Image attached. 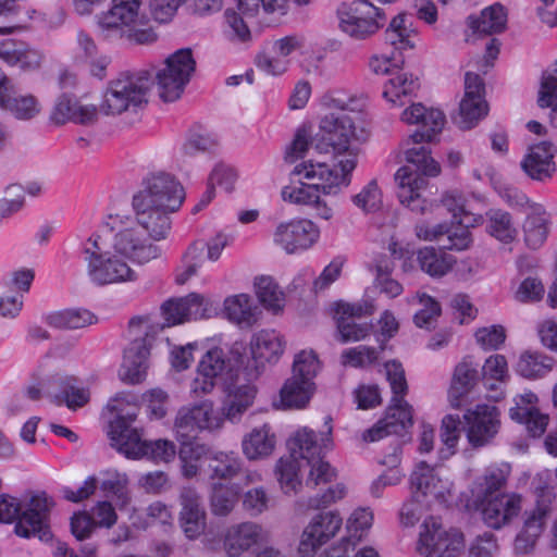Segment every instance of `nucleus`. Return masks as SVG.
<instances>
[{
  "label": "nucleus",
  "mask_w": 557,
  "mask_h": 557,
  "mask_svg": "<svg viewBox=\"0 0 557 557\" xmlns=\"http://www.w3.org/2000/svg\"><path fill=\"white\" fill-rule=\"evenodd\" d=\"M331 418L327 417L324 430L319 433L304 426L295 432L288 441L290 453L304 459L311 467L306 484L315 487L320 483L331 482L335 471L323 460L326 451L333 447Z\"/></svg>",
  "instance_id": "obj_6"
},
{
  "label": "nucleus",
  "mask_w": 557,
  "mask_h": 557,
  "mask_svg": "<svg viewBox=\"0 0 557 557\" xmlns=\"http://www.w3.org/2000/svg\"><path fill=\"white\" fill-rule=\"evenodd\" d=\"M372 304H348L336 305L337 339L343 343L359 342L366 338L371 331L368 323H357L356 318L371 314L374 311Z\"/></svg>",
  "instance_id": "obj_22"
},
{
  "label": "nucleus",
  "mask_w": 557,
  "mask_h": 557,
  "mask_svg": "<svg viewBox=\"0 0 557 557\" xmlns=\"http://www.w3.org/2000/svg\"><path fill=\"white\" fill-rule=\"evenodd\" d=\"M299 458L290 453L281 457L275 465L276 479L285 494L296 492L301 484L299 479Z\"/></svg>",
  "instance_id": "obj_48"
},
{
  "label": "nucleus",
  "mask_w": 557,
  "mask_h": 557,
  "mask_svg": "<svg viewBox=\"0 0 557 557\" xmlns=\"http://www.w3.org/2000/svg\"><path fill=\"white\" fill-rule=\"evenodd\" d=\"M251 356L257 367L277 361L284 350L282 336L274 330H262L250 342Z\"/></svg>",
  "instance_id": "obj_33"
},
{
  "label": "nucleus",
  "mask_w": 557,
  "mask_h": 557,
  "mask_svg": "<svg viewBox=\"0 0 557 557\" xmlns=\"http://www.w3.org/2000/svg\"><path fill=\"white\" fill-rule=\"evenodd\" d=\"M406 14H398L389 23L388 28L385 32V40L391 46H394L398 50L412 49L414 42V30L406 25Z\"/></svg>",
  "instance_id": "obj_50"
},
{
  "label": "nucleus",
  "mask_w": 557,
  "mask_h": 557,
  "mask_svg": "<svg viewBox=\"0 0 557 557\" xmlns=\"http://www.w3.org/2000/svg\"><path fill=\"white\" fill-rule=\"evenodd\" d=\"M100 475L99 486L101 491L108 497H112L119 510H124L132 500L127 474L115 469H107L101 471Z\"/></svg>",
  "instance_id": "obj_35"
},
{
  "label": "nucleus",
  "mask_w": 557,
  "mask_h": 557,
  "mask_svg": "<svg viewBox=\"0 0 557 557\" xmlns=\"http://www.w3.org/2000/svg\"><path fill=\"white\" fill-rule=\"evenodd\" d=\"M0 107L22 121L32 120L41 111L37 98L33 95H17L12 81L4 74H0Z\"/></svg>",
  "instance_id": "obj_26"
},
{
  "label": "nucleus",
  "mask_w": 557,
  "mask_h": 557,
  "mask_svg": "<svg viewBox=\"0 0 557 557\" xmlns=\"http://www.w3.org/2000/svg\"><path fill=\"white\" fill-rule=\"evenodd\" d=\"M543 531L539 517H528L521 531L513 540L512 550L517 557H527L534 553L536 543Z\"/></svg>",
  "instance_id": "obj_43"
},
{
  "label": "nucleus",
  "mask_w": 557,
  "mask_h": 557,
  "mask_svg": "<svg viewBox=\"0 0 557 557\" xmlns=\"http://www.w3.org/2000/svg\"><path fill=\"white\" fill-rule=\"evenodd\" d=\"M237 492L228 485L214 483L210 496L211 511L215 516L230 515L237 504Z\"/></svg>",
  "instance_id": "obj_52"
},
{
  "label": "nucleus",
  "mask_w": 557,
  "mask_h": 557,
  "mask_svg": "<svg viewBox=\"0 0 557 557\" xmlns=\"http://www.w3.org/2000/svg\"><path fill=\"white\" fill-rule=\"evenodd\" d=\"M255 288L260 304L273 313H278L285 305L283 290L271 276H260L255 281Z\"/></svg>",
  "instance_id": "obj_44"
},
{
  "label": "nucleus",
  "mask_w": 557,
  "mask_h": 557,
  "mask_svg": "<svg viewBox=\"0 0 557 557\" xmlns=\"http://www.w3.org/2000/svg\"><path fill=\"white\" fill-rule=\"evenodd\" d=\"M508 377L507 360L503 355L490 356L482 366V380L504 383Z\"/></svg>",
  "instance_id": "obj_63"
},
{
  "label": "nucleus",
  "mask_w": 557,
  "mask_h": 557,
  "mask_svg": "<svg viewBox=\"0 0 557 557\" xmlns=\"http://www.w3.org/2000/svg\"><path fill=\"white\" fill-rule=\"evenodd\" d=\"M184 199L185 193L181 183L164 172L148 176L143 183V188L133 196V200L174 212L181 208Z\"/></svg>",
  "instance_id": "obj_13"
},
{
  "label": "nucleus",
  "mask_w": 557,
  "mask_h": 557,
  "mask_svg": "<svg viewBox=\"0 0 557 557\" xmlns=\"http://www.w3.org/2000/svg\"><path fill=\"white\" fill-rule=\"evenodd\" d=\"M276 446V435L270 424L253 428L242 440V451L249 461L270 457Z\"/></svg>",
  "instance_id": "obj_31"
},
{
  "label": "nucleus",
  "mask_w": 557,
  "mask_h": 557,
  "mask_svg": "<svg viewBox=\"0 0 557 557\" xmlns=\"http://www.w3.org/2000/svg\"><path fill=\"white\" fill-rule=\"evenodd\" d=\"M75 377H53L46 385L45 392L55 404H65L70 409L84 406L89 400V393L86 388L77 386Z\"/></svg>",
  "instance_id": "obj_29"
},
{
  "label": "nucleus",
  "mask_w": 557,
  "mask_h": 557,
  "mask_svg": "<svg viewBox=\"0 0 557 557\" xmlns=\"http://www.w3.org/2000/svg\"><path fill=\"white\" fill-rule=\"evenodd\" d=\"M152 84L147 71L121 74L108 84L100 104L101 112L106 115L137 112L148 103Z\"/></svg>",
  "instance_id": "obj_8"
},
{
  "label": "nucleus",
  "mask_w": 557,
  "mask_h": 557,
  "mask_svg": "<svg viewBox=\"0 0 557 557\" xmlns=\"http://www.w3.org/2000/svg\"><path fill=\"white\" fill-rule=\"evenodd\" d=\"M113 248L116 253L139 264L158 259L162 253L161 248L144 235L132 220L120 221L113 237Z\"/></svg>",
  "instance_id": "obj_12"
},
{
  "label": "nucleus",
  "mask_w": 557,
  "mask_h": 557,
  "mask_svg": "<svg viewBox=\"0 0 557 557\" xmlns=\"http://www.w3.org/2000/svg\"><path fill=\"white\" fill-rule=\"evenodd\" d=\"M53 507L52 499L41 492L30 497L22 511L20 502L9 495H0V522L15 524V533L21 537L38 536L40 540L51 537L48 520Z\"/></svg>",
  "instance_id": "obj_7"
},
{
  "label": "nucleus",
  "mask_w": 557,
  "mask_h": 557,
  "mask_svg": "<svg viewBox=\"0 0 557 557\" xmlns=\"http://www.w3.org/2000/svg\"><path fill=\"white\" fill-rule=\"evenodd\" d=\"M413 497L422 498L426 506L433 503L446 504L453 490V482L443 469H436L421 461L410 476Z\"/></svg>",
  "instance_id": "obj_15"
},
{
  "label": "nucleus",
  "mask_w": 557,
  "mask_h": 557,
  "mask_svg": "<svg viewBox=\"0 0 557 557\" xmlns=\"http://www.w3.org/2000/svg\"><path fill=\"white\" fill-rule=\"evenodd\" d=\"M509 472V465L488 468L472 488L475 500L480 502L499 495V491L506 485Z\"/></svg>",
  "instance_id": "obj_37"
},
{
  "label": "nucleus",
  "mask_w": 557,
  "mask_h": 557,
  "mask_svg": "<svg viewBox=\"0 0 557 557\" xmlns=\"http://www.w3.org/2000/svg\"><path fill=\"white\" fill-rule=\"evenodd\" d=\"M383 88V97L391 103L403 106V97L412 95L419 88V81L412 74L399 72L392 75Z\"/></svg>",
  "instance_id": "obj_39"
},
{
  "label": "nucleus",
  "mask_w": 557,
  "mask_h": 557,
  "mask_svg": "<svg viewBox=\"0 0 557 557\" xmlns=\"http://www.w3.org/2000/svg\"><path fill=\"white\" fill-rule=\"evenodd\" d=\"M208 468L211 479L232 480L243 470V460L234 451L213 450Z\"/></svg>",
  "instance_id": "obj_38"
},
{
  "label": "nucleus",
  "mask_w": 557,
  "mask_h": 557,
  "mask_svg": "<svg viewBox=\"0 0 557 557\" xmlns=\"http://www.w3.org/2000/svg\"><path fill=\"white\" fill-rule=\"evenodd\" d=\"M507 11L500 3H494L481 11L480 15L468 17V26L480 36L502 33L506 28Z\"/></svg>",
  "instance_id": "obj_34"
},
{
  "label": "nucleus",
  "mask_w": 557,
  "mask_h": 557,
  "mask_svg": "<svg viewBox=\"0 0 557 557\" xmlns=\"http://www.w3.org/2000/svg\"><path fill=\"white\" fill-rule=\"evenodd\" d=\"M478 503L483 521L495 530L509 524L521 511V497L515 493L495 495Z\"/></svg>",
  "instance_id": "obj_25"
},
{
  "label": "nucleus",
  "mask_w": 557,
  "mask_h": 557,
  "mask_svg": "<svg viewBox=\"0 0 557 557\" xmlns=\"http://www.w3.org/2000/svg\"><path fill=\"white\" fill-rule=\"evenodd\" d=\"M339 29L355 39H366L385 23V13L368 0L343 3L337 9Z\"/></svg>",
  "instance_id": "obj_11"
},
{
  "label": "nucleus",
  "mask_w": 557,
  "mask_h": 557,
  "mask_svg": "<svg viewBox=\"0 0 557 557\" xmlns=\"http://www.w3.org/2000/svg\"><path fill=\"white\" fill-rule=\"evenodd\" d=\"M422 308L414 314L413 321L418 327L431 329L434 326L442 309L440 304L425 294L420 296Z\"/></svg>",
  "instance_id": "obj_58"
},
{
  "label": "nucleus",
  "mask_w": 557,
  "mask_h": 557,
  "mask_svg": "<svg viewBox=\"0 0 557 557\" xmlns=\"http://www.w3.org/2000/svg\"><path fill=\"white\" fill-rule=\"evenodd\" d=\"M134 397L127 393H117L109 403L108 408L117 413L110 423L109 436L112 446L127 458L138 459L150 458L154 461L169 462L174 459L176 448L173 442L168 440L144 441L137 429L131 423L137 417V409L134 406L132 411L123 413V404L131 405Z\"/></svg>",
  "instance_id": "obj_3"
},
{
  "label": "nucleus",
  "mask_w": 557,
  "mask_h": 557,
  "mask_svg": "<svg viewBox=\"0 0 557 557\" xmlns=\"http://www.w3.org/2000/svg\"><path fill=\"white\" fill-rule=\"evenodd\" d=\"M418 261L421 270L433 277L444 276L455 262L451 256L442 250H436L433 247L420 249L418 252Z\"/></svg>",
  "instance_id": "obj_45"
},
{
  "label": "nucleus",
  "mask_w": 557,
  "mask_h": 557,
  "mask_svg": "<svg viewBox=\"0 0 557 557\" xmlns=\"http://www.w3.org/2000/svg\"><path fill=\"white\" fill-rule=\"evenodd\" d=\"M164 324L150 323L148 319L134 317L128 322L129 344L124 350L120 377L129 384L141 383L146 377L150 348L164 326H172L208 315V302L196 293L170 299L162 307Z\"/></svg>",
  "instance_id": "obj_2"
},
{
  "label": "nucleus",
  "mask_w": 557,
  "mask_h": 557,
  "mask_svg": "<svg viewBox=\"0 0 557 557\" xmlns=\"http://www.w3.org/2000/svg\"><path fill=\"white\" fill-rule=\"evenodd\" d=\"M100 237H90L84 248L87 274L98 285L134 281L136 275L129 265L109 251H103Z\"/></svg>",
  "instance_id": "obj_10"
},
{
  "label": "nucleus",
  "mask_w": 557,
  "mask_h": 557,
  "mask_svg": "<svg viewBox=\"0 0 557 557\" xmlns=\"http://www.w3.org/2000/svg\"><path fill=\"white\" fill-rule=\"evenodd\" d=\"M143 0H113L111 8L98 15V25L107 37L124 38L129 42L147 45L157 35L141 10Z\"/></svg>",
  "instance_id": "obj_5"
},
{
  "label": "nucleus",
  "mask_w": 557,
  "mask_h": 557,
  "mask_svg": "<svg viewBox=\"0 0 557 557\" xmlns=\"http://www.w3.org/2000/svg\"><path fill=\"white\" fill-rule=\"evenodd\" d=\"M438 540L435 548H426L424 557H455L463 546V535L457 530L450 529L433 535H424V541Z\"/></svg>",
  "instance_id": "obj_42"
},
{
  "label": "nucleus",
  "mask_w": 557,
  "mask_h": 557,
  "mask_svg": "<svg viewBox=\"0 0 557 557\" xmlns=\"http://www.w3.org/2000/svg\"><path fill=\"white\" fill-rule=\"evenodd\" d=\"M401 120L407 124H418L419 129L413 134H418L420 138H426L428 140H433L441 133L446 121L441 110L426 109L421 103H413L407 108L401 114Z\"/></svg>",
  "instance_id": "obj_28"
},
{
  "label": "nucleus",
  "mask_w": 557,
  "mask_h": 557,
  "mask_svg": "<svg viewBox=\"0 0 557 557\" xmlns=\"http://www.w3.org/2000/svg\"><path fill=\"white\" fill-rule=\"evenodd\" d=\"M430 141L420 138L418 134L409 135L403 143L407 164L395 173L399 201L411 211L420 213L426 207V201L420 195V190L426 185L423 176H437L441 173L438 162L431 157V151L424 145Z\"/></svg>",
  "instance_id": "obj_4"
},
{
  "label": "nucleus",
  "mask_w": 557,
  "mask_h": 557,
  "mask_svg": "<svg viewBox=\"0 0 557 557\" xmlns=\"http://www.w3.org/2000/svg\"><path fill=\"white\" fill-rule=\"evenodd\" d=\"M25 202L24 188L18 184L7 187L4 197L0 199V219H5L18 212Z\"/></svg>",
  "instance_id": "obj_57"
},
{
  "label": "nucleus",
  "mask_w": 557,
  "mask_h": 557,
  "mask_svg": "<svg viewBox=\"0 0 557 557\" xmlns=\"http://www.w3.org/2000/svg\"><path fill=\"white\" fill-rule=\"evenodd\" d=\"M474 336L484 350H496L505 343L506 331L502 325H491L478 329Z\"/></svg>",
  "instance_id": "obj_60"
},
{
  "label": "nucleus",
  "mask_w": 557,
  "mask_h": 557,
  "mask_svg": "<svg viewBox=\"0 0 557 557\" xmlns=\"http://www.w3.org/2000/svg\"><path fill=\"white\" fill-rule=\"evenodd\" d=\"M343 524V519L336 511H324L312 517L305 528L298 547L300 557H313L317 550L333 539Z\"/></svg>",
  "instance_id": "obj_18"
},
{
  "label": "nucleus",
  "mask_w": 557,
  "mask_h": 557,
  "mask_svg": "<svg viewBox=\"0 0 557 557\" xmlns=\"http://www.w3.org/2000/svg\"><path fill=\"white\" fill-rule=\"evenodd\" d=\"M320 361L313 350H301L295 356L292 377L313 382Z\"/></svg>",
  "instance_id": "obj_54"
},
{
  "label": "nucleus",
  "mask_w": 557,
  "mask_h": 557,
  "mask_svg": "<svg viewBox=\"0 0 557 557\" xmlns=\"http://www.w3.org/2000/svg\"><path fill=\"white\" fill-rule=\"evenodd\" d=\"M196 71V60L190 48H182L170 54L154 71L160 98L172 102L181 98Z\"/></svg>",
  "instance_id": "obj_9"
},
{
  "label": "nucleus",
  "mask_w": 557,
  "mask_h": 557,
  "mask_svg": "<svg viewBox=\"0 0 557 557\" xmlns=\"http://www.w3.org/2000/svg\"><path fill=\"white\" fill-rule=\"evenodd\" d=\"M355 135V120L343 107L337 113L326 114L320 122L319 133L314 137L319 152L335 154V162H302L294 168L292 174L312 181L300 186H286L282 189L285 201L307 206L312 214L323 220L333 216V205L324 198L335 196L350 184L351 173L357 165V154L350 149V139Z\"/></svg>",
  "instance_id": "obj_1"
},
{
  "label": "nucleus",
  "mask_w": 557,
  "mask_h": 557,
  "mask_svg": "<svg viewBox=\"0 0 557 557\" xmlns=\"http://www.w3.org/2000/svg\"><path fill=\"white\" fill-rule=\"evenodd\" d=\"M224 418L216 412L210 399L182 407L174 422L177 440L194 438L201 431H216L223 426Z\"/></svg>",
  "instance_id": "obj_14"
},
{
  "label": "nucleus",
  "mask_w": 557,
  "mask_h": 557,
  "mask_svg": "<svg viewBox=\"0 0 557 557\" xmlns=\"http://www.w3.org/2000/svg\"><path fill=\"white\" fill-rule=\"evenodd\" d=\"M203 248L197 244H193L188 247L183 256V265L177 271L175 281L178 285L185 284L190 277H193L199 267L201 265Z\"/></svg>",
  "instance_id": "obj_55"
},
{
  "label": "nucleus",
  "mask_w": 557,
  "mask_h": 557,
  "mask_svg": "<svg viewBox=\"0 0 557 557\" xmlns=\"http://www.w3.org/2000/svg\"><path fill=\"white\" fill-rule=\"evenodd\" d=\"M96 322V315L85 309H69L53 312L47 317V323L57 329L75 330Z\"/></svg>",
  "instance_id": "obj_46"
},
{
  "label": "nucleus",
  "mask_w": 557,
  "mask_h": 557,
  "mask_svg": "<svg viewBox=\"0 0 557 557\" xmlns=\"http://www.w3.org/2000/svg\"><path fill=\"white\" fill-rule=\"evenodd\" d=\"M486 228L491 236L504 243H510L516 238L517 230L509 212L491 209L486 212Z\"/></svg>",
  "instance_id": "obj_49"
},
{
  "label": "nucleus",
  "mask_w": 557,
  "mask_h": 557,
  "mask_svg": "<svg viewBox=\"0 0 557 557\" xmlns=\"http://www.w3.org/2000/svg\"><path fill=\"white\" fill-rule=\"evenodd\" d=\"M479 367L480 364L470 356L465 357L457 363L448 391L451 406L458 407L460 399L468 395L478 384L480 380Z\"/></svg>",
  "instance_id": "obj_30"
},
{
  "label": "nucleus",
  "mask_w": 557,
  "mask_h": 557,
  "mask_svg": "<svg viewBox=\"0 0 557 557\" xmlns=\"http://www.w3.org/2000/svg\"><path fill=\"white\" fill-rule=\"evenodd\" d=\"M309 145L315 146L311 133L305 127L299 128L295 134L294 140L286 148L285 161L294 163L298 159L304 158Z\"/></svg>",
  "instance_id": "obj_62"
},
{
  "label": "nucleus",
  "mask_w": 557,
  "mask_h": 557,
  "mask_svg": "<svg viewBox=\"0 0 557 557\" xmlns=\"http://www.w3.org/2000/svg\"><path fill=\"white\" fill-rule=\"evenodd\" d=\"M135 216L132 222L138 224V227L146 233V235L154 242L163 240L168 237L172 221L170 211L158 206L143 203L132 200Z\"/></svg>",
  "instance_id": "obj_24"
},
{
  "label": "nucleus",
  "mask_w": 557,
  "mask_h": 557,
  "mask_svg": "<svg viewBox=\"0 0 557 557\" xmlns=\"http://www.w3.org/2000/svg\"><path fill=\"white\" fill-rule=\"evenodd\" d=\"M550 226V214L544 206H532L522 224L525 245L533 250L542 247L548 237Z\"/></svg>",
  "instance_id": "obj_32"
},
{
  "label": "nucleus",
  "mask_w": 557,
  "mask_h": 557,
  "mask_svg": "<svg viewBox=\"0 0 557 557\" xmlns=\"http://www.w3.org/2000/svg\"><path fill=\"white\" fill-rule=\"evenodd\" d=\"M270 497L262 486L248 490L243 495V508L250 516H259L269 508Z\"/></svg>",
  "instance_id": "obj_61"
},
{
  "label": "nucleus",
  "mask_w": 557,
  "mask_h": 557,
  "mask_svg": "<svg viewBox=\"0 0 557 557\" xmlns=\"http://www.w3.org/2000/svg\"><path fill=\"white\" fill-rule=\"evenodd\" d=\"M352 201L364 212L377 210L382 203V196L376 181L369 182L359 194L354 196Z\"/></svg>",
  "instance_id": "obj_59"
},
{
  "label": "nucleus",
  "mask_w": 557,
  "mask_h": 557,
  "mask_svg": "<svg viewBox=\"0 0 557 557\" xmlns=\"http://www.w3.org/2000/svg\"><path fill=\"white\" fill-rule=\"evenodd\" d=\"M315 389L314 382L289 377L280 392V408L302 409L305 408Z\"/></svg>",
  "instance_id": "obj_36"
},
{
  "label": "nucleus",
  "mask_w": 557,
  "mask_h": 557,
  "mask_svg": "<svg viewBox=\"0 0 557 557\" xmlns=\"http://www.w3.org/2000/svg\"><path fill=\"white\" fill-rule=\"evenodd\" d=\"M469 223L470 216L466 215L465 218H459L456 225H450L442 248L458 251L468 249L472 243Z\"/></svg>",
  "instance_id": "obj_53"
},
{
  "label": "nucleus",
  "mask_w": 557,
  "mask_h": 557,
  "mask_svg": "<svg viewBox=\"0 0 557 557\" xmlns=\"http://www.w3.org/2000/svg\"><path fill=\"white\" fill-rule=\"evenodd\" d=\"M379 349L360 345L349 348L342 354V363L350 367H366L374 363L379 358Z\"/></svg>",
  "instance_id": "obj_56"
},
{
  "label": "nucleus",
  "mask_w": 557,
  "mask_h": 557,
  "mask_svg": "<svg viewBox=\"0 0 557 557\" xmlns=\"http://www.w3.org/2000/svg\"><path fill=\"white\" fill-rule=\"evenodd\" d=\"M487 103L483 98H463L456 123L461 129H470L487 114Z\"/></svg>",
  "instance_id": "obj_51"
},
{
  "label": "nucleus",
  "mask_w": 557,
  "mask_h": 557,
  "mask_svg": "<svg viewBox=\"0 0 557 557\" xmlns=\"http://www.w3.org/2000/svg\"><path fill=\"white\" fill-rule=\"evenodd\" d=\"M317 225L307 219H296L280 223L273 234L274 243L287 253L310 248L319 238Z\"/></svg>",
  "instance_id": "obj_19"
},
{
  "label": "nucleus",
  "mask_w": 557,
  "mask_h": 557,
  "mask_svg": "<svg viewBox=\"0 0 557 557\" xmlns=\"http://www.w3.org/2000/svg\"><path fill=\"white\" fill-rule=\"evenodd\" d=\"M180 527L188 540H196L206 530V510L201 496L191 486H184L180 493Z\"/></svg>",
  "instance_id": "obj_23"
},
{
  "label": "nucleus",
  "mask_w": 557,
  "mask_h": 557,
  "mask_svg": "<svg viewBox=\"0 0 557 557\" xmlns=\"http://www.w3.org/2000/svg\"><path fill=\"white\" fill-rule=\"evenodd\" d=\"M268 541V532L253 521H244L227 527L222 536V544L228 557H239Z\"/></svg>",
  "instance_id": "obj_20"
},
{
  "label": "nucleus",
  "mask_w": 557,
  "mask_h": 557,
  "mask_svg": "<svg viewBox=\"0 0 557 557\" xmlns=\"http://www.w3.org/2000/svg\"><path fill=\"white\" fill-rule=\"evenodd\" d=\"M467 424V438L472 447L488 444L499 429L498 411L495 406L478 405L463 414Z\"/></svg>",
  "instance_id": "obj_21"
},
{
  "label": "nucleus",
  "mask_w": 557,
  "mask_h": 557,
  "mask_svg": "<svg viewBox=\"0 0 557 557\" xmlns=\"http://www.w3.org/2000/svg\"><path fill=\"white\" fill-rule=\"evenodd\" d=\"M222 388L221 414L232 423L240 421L243 414L252 406L257 388L244 375H228Z\"/></svg>",
  "instance_id": "obj_16"
},
{
  "label": "nucleus",
  "mask_w": 557,
  "mask_h": 557,
  "mask_svg": "<svg viewBox=\"0 0 557 557\" xmlns=\"http://www.w3.org/2000/svg\"><path fill=\"white\" fill-rule=\"evenodd\" d=\"M556 151L550 141H541L528 149L520 166L528 177L543 182L550 178L556 171L554 161Z\"/></svg>",
  "instance_id": "obj_27"
},
{
  "label": "nucleus",
  "mask_w": 557,
  "mask_h": 557,
  "mask_svg": "<svg viewBox=\"0 0 557 557\" xmlns=\"http://www.w3.org/2000/svg\"><path fill=\"white\" fill-rule=\"evenodd\" d=\"M412 423V407L404 398L393 397L384 417L364 431L362 438L364 442H375L388 435L407 437Z\"/></svg>",
  "instance_id": "obj_17"
},
{
  "label": "nucleus",
  "mask_w": 557,
  "mask_h": 557,
  "mask_svg": "<svg viewBox=\"0 0 557 557\" xmlns=\"http://www.w3.org/2000/svg\"><path fill=\"white\" fill-rule=\"evenodd\" d=\"M554 360L536 351L521 354L516 371L523 377L535 379L547 374L553 369Z\"/></svg>",
  "instance_id": "obj_47"
},
{
  "label": "nucleus",
  "mask_w": 557,
  "mask_h": 557,
  "mask_svg": "<svg viewBox=\"0 0 557 557\" xmlns=\"http://www.w3.org/2000/svg\"><path fill=\"white\" fill-rule=\"evenodd\" d=\"M198 369L221 384V387L228 375L238 374V372L233 371L231 368V360L225 357V354L221 348H213L207 351L200 360Z\"/></svg>",
  "instance_id": "obj_41"
},
{
  "label": "nucleus",
  "mask_w": 557,
  "mask_h": 557,
  "mask_svg": "<svg viewBox=\"0 0 557 557\" xmlns=\"http://www.w3.org/2000/svg\"><path fill=\"white\" fill-rule=\"evenodd\" d=\"M75 107V97L69 94H62L55 100L50 113V120L55 125H64L73 122Z\"/></svg>",
  "instance_id": "obj_64"
},
{
  "label": "nucleus",
  "mask_w": 557,
  "mask_h": 557,
  "mask_svg": "<svg viewBox=\"0 0 557 557\" xmlns=\"http://www.w3.org/2000/svg\"><path fill=\"white\" fill-rule=\"evenodd\" d=\"M227 318L240 326H252L257 318V307H252L251 298L246 294L228 297L224 301Z\"/></svg>",
  "instance_id": "obj_40"
}]
</instances>
